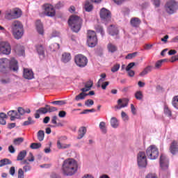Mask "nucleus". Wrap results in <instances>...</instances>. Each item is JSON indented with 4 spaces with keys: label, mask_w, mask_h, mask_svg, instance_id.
<instances>
[{
    "label": "nucleus",
    "mask_w": 178,
    "mask_h": 178,
    "mask_svg": "<svg viewBox=\"0 0 178 178\" xmlns=\"http://www.w3.org/2000/svg\"><path fill=\"white\" fill-rule=\"evenodd\" d=\"M79 169V164L74 159H67L62 164L61 172L63 176H73Z\"/></svg>",
    "instance_id": "nucleus-1"
},
{
    "label": "nucleus",
    "mask_w": 178,
    "mask_h": 178,
    "mask_svg": "<svg viewBox=\"0 0 178 178\" xmlns=\"http://www.w3.org/2000/svg\"><path fill=\"white\" fill-rule=\"evenodd\" d=\"M8 69L13 72H17L19 70L17 60L13 58L10 60L6 58H0V72L6 73Z\"/></svg>",
    "instance_id": "nucleus-2"
},
{
    "label": "nucleus",
    "mask_w": 178,
    "mask_h": 178,
    "mask_svg": "<svg viewBox=\"0 0 178 178\" xmlns=\"http://www.w3.org/2000/svg\"><path fill=\"white\" fill-rule=\"evenodd\" d=\"M11 30L14 38L16 40H20L24 34V31L23 29V24L19 20H14L11 23Z\"/></svg>",
    "instance_id": "nucleus-3"
},
{
    "label": "nucleus",
    "mask_w": 178,
    "mask_h": 178,
    "mask_svg": "<svg viewBox=\"0 0 178 178\" xmlns=\"http://www.w3.org/2000/svg\"><path fill=\"white\" fill-rule=\"evenodd\" d=\"M68 24L74 33H79L81 29L83 19L77 15H72L68 20Z\"/></svg>",
    "instance_id": "nucleus-4"
},
{
    "label": "nucleus",
    "mask_w": 178,
    "mask_h": 178,
    "mask_svg": "<svg viewBox=\"0 0 178 178\" xmlns=\"http://www.w3.org/2000/svg\"><path fill=\"white\" fill-rule=\"evenodd\" d=\"M178 3L175 0H169L165 5V10L168 15H173L177 12Z\"/></svg>",
    "instance_id": "nucleus-5"
},
{
    "label": "nucleus",
    "mask_w": 178,
    "mask_h": 178,
    "mask_svg": "<svg viewBox=\"0 0 178 178\" xmlns=\"http://www.w3.org/2000/svg\"><path fill=\"white\" fill-rule=\"evenodd\" d=\"M100 20L104 24H108L112 20V13L105 8H102L99 12Z\"/></svg>",
    "instance_id": "nucleus-6"
},
{
    "label": "nucleus",
    "mask_w": 178,
    "mask_h": 178,
    "mask_svg": "<svg viewBox=\"0 0 178 178\" xmlns=\"http://www.w3.org/2000/svg\"><path fill=\"white\" fill-rule=\"evenodd\" d=\"M87 43L88 47L94 48L98 43V39L97 38V33L94 31H88L87 33Z\"/></svg>",
    "instance_id": "nucleus-7"
},
{
    "label": "nucleus",
    "mask_w": 178,
    "mask_h": 178,
    "mask_svg": "<svg viewBox=\"0 0 178 178\" xmlns=\"http://www.w3.org/2000/svg\"><path fill=\"white\" fill-rule=\"evenodd\" d=\"M146 155L149 159L154 160L159 156V150L156 145H152L147 147L146 150Z\"/></svg>",
    "instance_id": "nucleus-8"
},
{
    "label": "nucleus",
    "mask_w": 178,
    "mask_h": 178,
    "mask_svg": "<svg viewBox=\"0 0 178 178\" xmlns=\"http://www.w3.org/2000/svg\"><path fill=\"white\" fill-rule=\"evenodd\" d=\"M74 62L79 67H86L88 63V58L83 54H77L74 57Z\"/></svg>",
    "instance_id": "nucleus-9"
},
{
    "label": "nucleus",
    "mask_w": 178,
    "mask_h": 178,
    "mask_svg": "<svg viewBox=\"0 0 178 178\" xmlns=\"http://www.w3.org/2000/svg\"><path fill=\"white\" fill-rule=\"evenodd\" d=\"M0 52L3 55H10L12 46L8 41H0Z\"/></svg>",
    "instance_id": "nucleus-10"
},
{
    "label": "nucleus",
    "mask_w": 178,
    "mask_h": 178,
    "mask_svg": "<svg viewBox=\"0 0 178 178\" xmlns=\"http://www.w3.org/2000/svg\"><path fill=\"white\" fill-rule=\"evenodd\" d=\"M29 155L31 156V159H24L22 161L20 162L21 165H25L23 167L24 172L26 173V172H30L31 170V165H30V163L29 162H34V156H33V153H29Z\"/></svg>",
    "instance_id": "nucleus-11"
},
{
    "label": "nucleus",
    "mask_w": 178,
    "mask_h": 178,
    "mask_svg": "<svg viewBox=\"0 0 178 178\" xmlns=\"http://www.w3.org/2000/svg\"><path fill=\"white\" fill-rule=\"evenodd\" d=\"M43 7L44 15H46V16H48L49 17H54V16L56 15V11L55 10L54 6L51 4H44Z\"/></svg>",
    "instance_id": "nucleus-12"
},
{
    "label": "nucleus",
    "mask_w": 178,
    "mask_h": 178,
    "mask_svg": "<svg viewBox=\"0 0 178 178\" xmlns=\"http://www.w3.org/2000/svg\"><path fill=\"white\" fill-rule=\"evenodd\" d=\"M138 165L140 168H145L147 166V156L145 152H140L138 154Z\"/></svg>",
    "instance_id": "nucleus-13"
},
{
    "label": "nucleus",
    "mask_w": 178,
    "mask_h": 178,
    "mask_svg": "<svg viewBox=\"0 0 178 178\" xmlns=\"http://www.w3.org/2000/svg\"><path fill=\"white\" fill-rule=\"evenodd\" d=\"M160 166L163 170H166L169 168V159L163 154L160 156Z\"/></svg>",
    "instance_id": "nucleus-14"
},
{
    "label": "nucleus",
    "mask_w": 178,
    "mask_h": 178,
    "mask_svg": "<svg viewBox=\"0 0 178 178\" xmlns=\"http://www.w3.org/2000/svg\"><path fill=\"white\" fill-rule=\"evenodd\" d=\"M56 111H58V108H56V107L51 106L47 104L45 107L40 108L38 112H42L44 114H45V113H48V112L49 113H51V112H56Z\"/></svg>",
    "instance_id": "nucleus-15"
},
{
    "label": "nucleus",
    "mask_w": 178,
    "mask_h": 178,
    "mask_svg": "<svg viewBox=\"0 0 178 178\" xmlns=\"http://www.w3.org/2000/svg\"><path fill=\"white\" fill-rule=\"evenodd\" d=\"M118 106H115L117 109H122V108H126L129 105V99L123 98L118 100Z\"/></svg>",
    "instance_id": "nucleus-16"
},
{
    "label": "nucleus",
    "mask_w": 178,
    "mask_h": 178,
    "mask_svg": "<svg viewBox=\"0 0 178 178\" xmlns=\"http://www.w3.org/2000/svg\"><path fill=\"white\" fill-rule=\"evenodd\" d=\"M35 49L41 59L45 58V47L42 44H37L35 46Z\"/></svg>",
    "instance_id": "nucleus-17"
},
{
    "label": "nucleus",
    "mask_w": 178,
    "mask_h": 178,
    "mask_svg": "<svg viewBox=\"0 0 178 178\" xmlns=\"http://www.w3.org/2000/svg\"><path fill=\"white\" fill-rule=\"evenodd\" d=\"M23 76L27 80H31L34 79V72L31 70L27 68L24 69Z\"/></svg>",
    "instance_id": "nucleus-18"
},
{
    "label": "nucleus",
    "mask_w": 178,
    "mask_h": 178,
    "mask_svg": "<svg viewBox=\"0 0 178 178\" xmlns=\"http://www.w3.org/2000/svg\"><path fill=\"white\" fill-rule=\"evenodd\" d=\"M108 31L111 35H118L119 34V29L115 25H111L108 29Z\"/></svg>",
    "instance_id": "nucleus-19"
},
{
    "label": "nucleus",
    "mask_w": 178,
    "mask_h": 178,
    "mask_svg": "<svg viewBox=\"0 0 178 178\" xmlns=\"http://www.w3.org/2000/svg\"><path fill=\"white\" fill-rule=\"evenodd\" d=\"M92 86H94V82L90 80L86 82V83L85 84V88H81V91H82V92H87V91H90V90H91Z\"/></svg>",
    "instance_id": "nucleus-20"
},
{
    "label": "nucleus",
    "mask_w": 178,
    "mask_h": 178,
    "mask_svg": "<svg viewBox=\"0 0 178 178\" xmlns=\"http://www.w3.org/2000/svg\"><path fill=\"white\" fill-rule=\"evenodd\" d=\"M58 117L54 115L51 118V123L54 125H50V127H62L63 126V123L57 122Z\"/></svg>",
    "instance_id": "nucleus-21"
},
{
    "label": "nucleus",
    "mask_w": 178,
    "mask_h": 178,
    "mask_svg": "<svg viewBox=\"0 0 178 178\" xmlns=\"http://www.w3.org/2000/svg\"><path fill=\"white\" fill-rule=\"evenodd\" d=\"M15 52L17 55H24V47L20 44H17L14 48Z\"/></svg>",
    "instance_id": "nucleus-22"
},
{
    "label": "nucleus",
    "mask_w": 178,
    "mask_h": 178,
    "mask_svg": "<svg viewBox=\"0 0 178 178\" xmlns=\"http://www.w3.org/2000/svg\"><path fill=\"white\" fill-rule=\"evenodd\" d=\"M86 133H87V128L85 127H80L78 131V140H81V138L86 136Z\"/></svg>",
    "instance_id": "nucleus-23"
},
{
    "label": "nucleus",
    "mask_w": 178,
    "mask_h": 178,
    "mask_svg": "<svg viewBox=\"0 0 178 178\" xmlns=\"http://www.w3.org/2000/svg\"><path fill=\"white\" fill-rule=\"evenodd\" d=\"M13 10V14H14V19H19V17H22V15H23V12L22 10L19 8H14Z\"/></svg>",
    "instance_id": "nucleus-24"
},
{
    "label": "nucleus",
    "mask_w": 178,
    "mask_h": 178,
    "mask_svg": "<svg viewBox=\"0 0 178 178\" xmlns=\"http://www.w3.org/2000/svg\"><path fill=\"white\" fill-rule=\"evenodd\" d=\"M170 149L171 154H172L173 155H175V154H177L178 152L177 142L174 140L171 143Z\"/></svg>",
    "instance_id": "nucleus-25"
},
{
    "label": "nucleus",
    "mask_w": 178,
    "mask_h": 178,
    "mask_svg": "<svg viewBox=\"0 0 178 178\" xmlns=\"http://www.w3.org/2000/svg\"><path fill=\"white\" fill-rule=\"evenodd\" d=\"M5 18L8 19V20H12L15 19L13 14V8L8 9L5 11Z\"/></svg>",
    "instance_id": "nucleus-26"
},
{
    "label": "nucleus",
    "mask_w": 178,
    "mask_h": 178,
    "mask_svg": "<svg viewBox=\"0 0 178 178\" xmlns=\"http://www.w3.org/2000/svg\"><path fill=\"white\" fill-rule=\"evenodd\" d=\"M36 29L37 31L39 34H44V26H42V23H41V20L36 21Z\"/></svg>",
    "instance_id": "nucleus-27"
},
{
    "label": "nucleus",
    "mask_w": 178,
    "mask_h": 178,
    "mask_svg": "<svg viewBox=\"0 0 178 178\" xmlns=\"http://www.w3.org/2000/svg\"><path fill=\"white\" fill-rule=\"evenodd\" d=\"M8 115L10 117L11 121L15 120V119L19 118V114H17V111L14 110L8 111Z\"/></svg>",
    "instance_id": "nucleus-28"
},
{
    "label": "nucleus",
    "mask_w": 178,
    "mask_h": 178,
    "mask_svg": "<svg viewBox=\"0 0 178 178\" xmlns=\"http://www.w3.org/2000/svg\"><path fill=\"white\" fill-rule=\"evenodd\" d=\"M72 59V56L70 53H64L62 55L61 60L64 63H67Z\"/></svg>",
    "instance_id": "nucleus-29"
},
{
    "label": "nucleus",
    "mask_w": 178,
    "mask_h": 178,
    "mask_svg": "<svg viewBox=\"0 0 178 178\" xmlns=\"http://www.w3.org/2000/svg\"><path fill=\"white\" fill-rule=\"evenodd\" d=\"M26 155L27 152L26 150L21 151L17 156V161H20L21 162H22V161H24L23 159L26 158Z\"/></svg>",
    "instance_id": "nucleus-30"
},
{
    "label": "nucleus",
    "mask_w": 178,
    "mask_h": 178,
    "mask_svg": "<svg viewBox=\"0 0 178 178\" xmlns=\"http://www.w3.org/2000/svg\"><path fill=\"white\" fill-rule=\"evenodd\" d=\"M130 23L131 26H133V27H138V26H140V24L141 23V20H140L139 18L134 17L131 19Z\"/></svg>",
    "instance_id": "nucleus-31"
},
{
    "label": "nucleus",
    "mask_w": 178,
    "mask_h": 178,
    "mask_svg": "<svg viewBox=\"0 0 178 178\" xmlns=\"http://www.w3.org/2000/svg\"><path fill=\"white\" fill-rule=\"evenodd\" d=\"M152 72V66H147L146 67L142 72H140L139 74V76H140L141 77H143V76H145V74H148V73Z\"/></svg>",
    "instance_id": "nucleus-32"
},
{
    "label": "nucleus",
    "mask_w": 178,
    "mask_h": 178,
    "mask_svg": "<svg viewBox=\"0 0 178 178\" xmlns=\"http://www.w3.org/2000/svg\"><path fill=\"white\" fill-rule=\"evenodd\" d=\"M107 49L108 50V52H111V54H113L114 52H116V51H118V47L111 42L107 44Z\"/></svg>",
    "instance_id": "nucleus-33"
},
{
    "label": "nucleus",
    "mask_w": 178,
    "mask_h": 178,
    "mask_svg": "<svg viewBox=\"0 0 178 178\" xmlns=\"http://www.w3.org/2000/svg\"><path fill=\"white\" fill-rule=\"evenodd\" d=\"M93 8L94 7L92 6V4H91L89 1L87 0L85 1L84 9L86 12H91Z\"/></svg>",
    "instance_id": "nucleus-34"
},
{
    "label": "nucleus",
    "mask_w": 178,
    "mask_h": 178,
    "mask_svg": "<svg viewBox=\"0 0 178 178\" xmlns=\"http://www.w3.org/2000/svg\"><path fill=\"white\" fill-rule=\"evenodd\" d=\"M70 144H63L60 143V140L57 141V147L58 149H65L66 148H70Z\"/></svg>",
    "instance_id": "nucleus-35"
},
{
    "label": "nucleus",
    "mask_w": 178,
    "mask_h": 178,
    "mask_svg": "<svg viewBox=\"0 0 178 178\" xmlns=\"http://www.w3.org/2000/svg\"><path fill=\"white\" fill-rule=\"evenodd\" d=\"M111 125L114 129H116L119 127V122L118 121V119L116 118H115V117L111 118Z\"/></svg>",
    "instance_id": "nucleus-36"
},
{
    "label": "nucleus",
    "mask_w": 178,
    "mask_h": 178,
    "mask_svg": "<svg viewBox=\"0 0 178 178\" xmlns=\"http://www.w3.org/2000/svg\"><path fill=\"white\" fill-rule=\"evenodd\" d=\"M134 95L136 99H138V101H142L143 98H144V95L141 90L136 91Z\"/></svg>",
    "instance_id": "nucleus-37"
},
{
    "label": "nucleus",
    "mask_w": 178,
    "mask_h": 178,
    "mask_svg": "<svg viewBox=\"0 0 178 178\" xmlns=\"http://www.w3.org/2000/svg\"><path fill=\"white\" fill-rule=\"evenodd\" d=\"M5 165H12V161L9 159H4L0 161V167L5 166Z\"/></svg>",
    "instance_id": "nucleus-38"
},
{
    "label": "nucleus",
    "mask_w": 178,
    "mask_h": 178,
    "mask_svg": "<svg viewBox=\"0 0 178 178\" xmlns=\"http://www.w3.org/2000/svg\"><path fill=\"white\" fill-rule=\"evenodd\" d=\"M86 92H82L79 95L75 97V101H80V99H86V97H87V93Z\"/></svg>",
    "instance_id": "nucleus-39"
},
{
    "label": "nucleus",
    "mask_w": 178,
    "mask_h": 178,
    "mask_svg": "<svg viewBox=\"0 0 178 178\" xmlns=\"http://www.w3.org/2000/svg\"><path fill=\"white\" fill-rule=\"evenodd\" d=\"M60 48V46L58 43H54L49 46L50 51H51L52 52H55V51H58V49H59Z\"/></svg>",
    "instance_id": "nucleus-40"
},
{
    "label": "nucleus",
    "mask_w": 178,
    "mask_h": 178,
    "mask_svg": "<svg viewBox=\"0 0 178 178\" xmlns=\"http://www.w3.org/2000/svg\"><path fill=\"white\" fill-rule=\"evenodd\" d=\"M172 105L178 110V95L174 96L172 101Z\"/></svg>",
    "instance_id": "nucleus-41"
},
{
    "label": "nucleus",
    "mask_w": 178,
    "mask_h": 178,
    "mask_svg": "<svg viewBox=\"0 0 178 178\" xmlns=\"http://www.w3.org/2000/svg\"><path fill=\"white\" fill-rule=\"evenodd\" d=\"M44 137H45V132L42 130H40L38 132V140L40 141L44 140Z\"/></svg>",
    "instance_id": "nucleus-42"
},
{
    "label": "nucleus",
    "mask_w": 178,
    "mask_h": 178,
    "mask_svg": "<svg viewBox=\"0 0 178 178\" xmlns=\"http://www.w3.org/2000/svg\"><path fill=\"white\" fill-rule=\"evenodd\" d=\"M35 122L31 118V117L28 118V120L24 122L22 126H30V124H34Z\"/></svg>",
    "instance_id": "nucleus-43"
},
{
    "label": "nucleus",
    "mask_w": 178,
    "mask_h": 178,
    "mask_svg": "<svg viewBox=\"0 0 178 178\" xmlns=\"http://www.w3.org/2000/svg\"><path fill=\"white\" fill-rule=\"evenodd\" d=\"M30 148L31 149H38V148H41L40 143H33L30 145Z\"/></svg>",
    "instance_id": "nucleus-44"
},
{
    "label": "nucleus",
    "mask_w": 178,
    "mask_h": 178,
    "mask_svg": "<svg viewBox=\"0 0 178 178\" xmlns=\"http://www.w3.org/2000/svg\"><path fill=\"white\" fill-rule=\"evenodd\" d=\"M23 141H24V138H17L15 139H14L13 140V143L15 144V145H20V144H22V143H23Z\"/></svg>",
    "instance_id": "nucleus-45"
},
{
    "label": "nucleus",
    "mask_w": 178,
    "mask_h": 178,
    "mask_svg": "<svg viewBox=\"0 0 178 178\" xmlns=\"http://www.w3.org/2000/svg\"><path fill=\"white\" fill-rule=\"evenodd\" d=\"M99 129L104 134L106 133V126L104 122H101L99 123Z\"/></svg>",
    "instance_id": "nucleus-46"
},
{
    "label": "nucleus",
    "mask_w": 178,
    "mask_h": 178,
    "mask_svg": "<svg viewBox=\"0 0 178 178\" xmlns=\"http://www.w3.org/2000/svg\"><path fill=\"white\" fill-rule=\"evenodd\" d=\"M51 104H52L53 105L62 106V105H65V104H66V102H65V101H63V100H57V101L52 102Z\"/></svg>",
    "instance_id": "nucleus-47"
},
{
    "label": "nucleus",
    "mask_w": 178,
    "mask_h": 178,
    "mask_svg": "<svg viewBox=\"0 0 178 178\" xmlns=\"http://www.w3.org/2000/svg\"><path fill=\"white\" fill-rule=\"evenodd\" d=\"M119 69H120V64H115L111 68V72L113 73H116V72H118V70H119Z\"/></svg>",
    "instance_id": "nucleus-48"
},
{
    "label": "nucleus",
    "mask_w": 178,
    "mask_h": 178,
    "mask_svg": "<svg viewBox=\"0 0 178 178\" xmlns=\"http://www.w3.org/2000/svg\"><path fill=\"white\" fill-rule=\"evenodd\" d=\"M88 112L94 113L96 112V110L95 108L85 109L81 113V115H86V113H88Z\"/></svg>",
    "instance_id": "nucleus-49"
},
{
    "label": "nucleus",
    "mask_w": 178,
    "mask_h": 178,
    "mask_svg": "<svg viewBox=\"0 0 178 178\" xmlns=\"http://www.w3.org/2000/svg\"><path fill=\"white\" fill-rule=\"evenodd\" d=\"M18 178H24V171L22 168L18 169Z\"/></svg>",
    "instance_id": "nucleus-50"
},
{
    "label": "nucleus",
    "mask_w": 178,
    "mask_h": 178,
    "mask_svg": "<svg viewBox=\"0 0 178 178\" xmlns=\"http://www.w3.org/2000/svg\"><path fill=\"white\" fill-rule=\"evenodd\" d=\"M86 106L90 107L94 105V100L92 99H88L85 102Z\"/></svg>",
    "instance_id": "nucleus-51"
},
{
    "label": "nucleus",
    "mask_w": 178,
    "mask_h": 178,
    "mask_svg": "<svg viewBox=\"0 0 178 178\" xmlns=\"http://www.w3.org/2000/svg\"><path fill=\"white\" fill-rule=\"evenodd\" d=\"M136 56H137V52H134L131 54H129L126 56V59H133V58H136Z\"/></svg>",
    "instance_id": "nucleus-52"
},
{
    "label": "nucleus",
    "mask_w": 178,
    "mask_h": 178,
    "mask_svg": "<svg viewBox=\"0 0 178 178\" xmlns=\"http://www.w3.org/2000/svg\"><path fill=\"white\" fill-rule=\"evenodd\" d=\"M163 62H165V60H158L156 64H155V67L156 69H159V67H161L162 66V63H163Z\"/></svg>",
    "instance_id": "nucleus-53"
},
{
    "label": "nucleus",
    "mask_w": 178,
    "mask_h": 178,
    "mask_svg": "<svg viewBox=\"0 0 178 178\" xmlns=\"http://www.w3.org/2000/svg\"><path fill=\"white\" fill-rule=\"evenodd\" d=\"M164 113L167 115V116H172V111H170V110L169 109V108L168 107H165L164 108Z\"/></svg>",
    "instance_id": "nucleus-54"
},
{
    "label": "nucleus",
    "mask_w": 178,
    "mask_h": 178,
    "mask_svg": "<svg viewBox=\"0 0 178 178\" xmlns=\"http://www.w3.org/2000/svg\"><path fill=\"white\" fill-rule=\"evenodd\" d=\"M145 178H158V176L155 173L150 172L146 175Z\"/></svg>",
    "instance_id": "nucleus-55"
},
{
    "label": "nucleus",
    "mask_w": 178,
    "mask_h": 178,
    "mask_svg": "<svg viewBox=\"0 0 178 178\" xmlns=\"http://www.w3.org/2000/svg\"><path fill=\"white\" fill-rule=\"evenodd\" d=\"M136 65V63H130L126 67V70L129 71L131 70V69H133V67Z\"/></svg>",
    "instance_id": "nucleus-56"
},
{
    "label": "nucleus",
    "mask_w": 178,
    "mask_h": 178,
    "mask_svg": "<svg viewBox=\"0 0 178 178\" xmlns=\"http://www.w3.org/2000/svg\"><path fill=\"white\" fill-rule=\"evenodd\" d=\"M121 116L123 120H129V116L127 115V114H126L124 111H122Z\"/></svg>",
    "instance_id": "nucleus-57"
},
{
    "label": "nucleus",
    "mask_w": 178,
    "mask_h": 178,
    "mask_svg": "<svg viewBox=\"0 0 178 178\" xmlns=\"http://www.w3.org/2000/svg\"><path fill=\"white\" fill-rule=\"evenodd\" d=\"M108 86H109V81L103 82L102 84V90H106V87H108Z\"/></svg>",
    "instance_id": "nucleus-58"
},
{
    "label": "nucleus",
    "mask_w": 178,
    "mask_h": 178,
    "mask_svg": "<svg viewBox=\"0 0 178 178\" xmlns=\"http://www.w3.org/2000/svg\"><path fill=\"white\" fill-rule=\"evenodd\" d=\"M18 113H19V115H24V113H26V110H24L23 108L22 107H19L18 108Z\"/></svg>",
    "instance_id": "nucleus-59"
},
{
    "label": "nucleus",
    "mask_w": 178,
    "mask_h": 178,
    "mask_svg": "<svg viewBox=\"0 0 178 178\" xmlns=\"http://www.w3.org/2000/svg\"><path fill=\"white\" fill-rule=\"evenodd\" d=\"M63 6H64L63 3L60 1L56 4L55 8L56 9H60V8H63Z\"/></svg>",
    "instance_id": "nucleus-60"
},
{
    "label": "nucleus",
    "mask_w": 178,
    "mask_h": 178,
    "mask_svg": "<svg viewBox=\"0 0 178 178\" xmlns=\"http://www.w3.org/2000/svg\"><path fill=\"white\" fill-rule=\"evenodd\" d=\"M8 151L10 152V154H15V152H16V149H15L13 145H10L8 147Z\"/></svg>",
    "instance_id": "nucleus-61"
},
{
    "label": "nucleus",
    "mask_w": 178,
    "mask_h": 178,
    "mask_svg": "<svg viewBox=\"0 0 178 178\" xmlns=\"http://www.w3.org/2000/svg\"><path fill=\"white\" fill-rule=\"evenodd\" d=\"M59 118H65L66 116V111H60L58 113Z\"/></svg>",
    "instance_id": "nucleus-62"
},
{
    "label": "nucleus",
    "mask_w": 178,
    "mask_h": 178,
    "mask_svg": "<svg viewBox=\"0 0 178 178\" xmlns=\"http://www.w3.org/2000/svg\"><path fill=\"white\" fill-rule=\"evenodd\" d=\"M15 172H16V170L15 169V167H11L10 168V175H11V176H14Z\"/></svg>",
    "instance_id": "nucleus-63"
},
{
    "label": "nucleus",
    "mask_w": 178,
    "mask_h": 178,
    "mask_svg": "<svg viewBox=\"0 0 178 178\" xmlns=\"http://www.w3.org/2000/svg\"><path fill=\"white\" fill-rule=\"evenodd\" d=\"M131 111L133 115H136V107H134V104H131Z\"/></svg>",
    "instance_id": "nucleus-64"
}]
</instances>
